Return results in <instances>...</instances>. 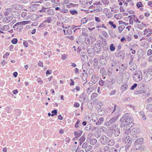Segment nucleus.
I'll return each instance as SVG.
<instances>
[{
    "instance_id": "ddd939ff",
    "label": "nucleus",
    "mask_w": 152,
    "mask_h": 152,
    "mask_svg": "<svg viewBox=\"0 0 152 152\" xmlns=\"http://www.w3.org/2000/svg\"><path fill=\"white\" fill-rule=\"evenodd\" d=\"M100 141L103 144H105L108 141V138L105 136L103 135L101 137L100 139Z\"/></svg>"
},
{
    "instance_id": "c756f323",
    "label": "nucleus",
    "mask_w": 152,
    "mask_h": 152,
    "mask_svg": "<svg viewBox=\"0 0 152 152\" xmlns=\"http://www.w3.org/2000/svg\"><path fill=\"white\" fill-rule=\"evenodd\" d=\"M114 133L116 136H118L120 134V131L119 129H115L114 130Z\"/></svg>"
},
{
    "instance_id": "e2e57ef3",
    "label": "nucleus",
    "mask_w": 152,
    "mask_h": 152,
    "mask_svg": "<svg viewBox=\"0 0 152 152\" xmlns=\"http://www.w3.org/2000/svg\"><path fill=\"white\" fill-rule=\"evenodd\" d=\"M94 65H97L98 64V60L96 58H94Z\"/></svg>"
},
{
    "instance_id": "a878e982",
    "label": "nucleus",
    "mask_w": 152,
    "mask_h": 152,
    "mask_svg": "<svg viewBox=\"0 0 152 152\" xmlns=\"http://www.w3.org/2000/svg\"><path fill=\"white\" fill-rule=\"evenodd\" d=\"M129 65L130 66V69L131 71H133L136 69L137 66L135 64H133Z\"/></svg>"
},
{
    "instance_id": "9d476101",
    "label": "nucleus",
    "mask_w": 152,
    "mask_h": 152,
    "mask_svg": "<svg viewBox=\"0 0 152 152\" xmlns=\"http://www.w3.org/2000/svg\"><path fill=\"white\" fill-rule=\"evenodd\" d=\"M112 66H114L116 69L119 68L120 69V71H121L122 70L124 71L127 68V67L126 66H124V68H122V67H121L119 63L118 62L115 61L113 63H112Z\"/></svg>"
},
{
    "instance_id": "72a5a7b5",
    "label": "nucleus",
    "mask_w": 152,
    "mask_h": 152,
    "mask_svg": "<svg viewBox=\"0 0 152 152\" xmlns=\"http://www.w3.org/2000/svg\"><path fill=\"white\" fill-rule=\"evenodd\" d=\"M88 18H83L81 20V25L82 24H84L87 23L88 21Z\"/></svg>"
},
{
    "instance_id": "f704fd0d",
    "label": "nucleus",
    "mask_w": 152,
    "mask_h": 152,
    "mask_svg": "<svg viewBox=\"0 0 152 152\" xmlns=\"http://www.w3.org/2000/svg\"><path fill=\"white\" fill-rule=\"evenodd\" d=\"M9 26L7 25H5L2 26V27L1 28V29L3 31H5L9 29Z\"/></svg>"
},
{
    "instance_id": "9b49d317",
    "label": "nucleus",
    "mask_w": 152,
    "mask_h": 152,
    "mask_svg": "<svg viewBox=\"0 0 152 152\" xmlns=\"http://www.w3.org/2000/svg\"><path fill=\"white\" fill-rule=\"evenodd\" d=\"M11 8L16 10H20L22 9V6L18 4H14L11 6Z\"/></svg>"
},
{
    "instance_id": "13d9d810",
    "label": "nucleus",
    "mask_w": 152,
    "mask_h": 152,
    "mask_svg": "<svg viewBox=\"0 0 152 152\" xmlns=\"http://www.w3.org/2000/svg\"><path fill=\"white\" fill-rule=\"evenodd\" d=\"M102 2L104 4L107 5L109 3L108 0H102Z\"/></svg>"
},
{
    "instance_id": "1a4fd4ad",
    "label": "nucleus",
    "mask_w": 152,
    "mask_h": 152,
    "mask_svg": "<svg viewBox=\"0 0 152 152\" xmlns=\"http://www.w3.org/2000/svg\"><path fill=\"white\" fill-rule=\"evenodd\" d=\"M101 44L99 42H96L94 45V49L95 52L98 53V52L101 51Z\"/></svg>"
},
{
    "instance_id": "58836bf2",
    "label": "nucleus",
    "mask_w": 152,
    "mask_h": 152,
    "mask_svg": "<svg viewBox=\"0 0 152 152\" xmlns=\"http://www.w3.org/2000/svg\"><path fill=\"white\" fill-rule=\"evenodd\" d=\"M52 17H48L46 20L44 22H48V23H50L52 20Z\"/></svg>"
},
{
    "instance_id": "37998d69",
    "label": "nucleus",
    "mask_w": 152,
    "mask_h": 152,
    "mask_svg": "<svg viewBox=\"0 0 152 152\" xmlns=\"http://www.w3.org/2000/svg\"><path fill=\"white\" fill-rule=\"evenodd\" d=\"M137 28L141 30L143 28V23H142L141 24H137Z\"/></svg>"
},
{
    "instance_id": "4be33fe9",
    "label": "nucleus",
    "mask_w": 152,
    "mask_h": 152,
    "mask_svg": "<svg viewBox=\"0 0 152 152\" xmlns=\"http://www.w3.org/2000/svg\"><path fill=\"white\" fill-rule=\"evenodd\" d=\"M142 138H139L136 140L134 142V144H137L138 145H140L141 146L142 143Z\"/></svg>"
},
{
    "instance_id": "6ab92c4d",
    "label": "nucleus",
    "mask_w": 152,
    "mask_h": 152,
    "mask_svg": "<svg viewBox=\"0 0 152 152\" xmlns=\"http://www.w3.org/2000/svg\"><path fill=\"white\" fill-rule=\"evenodd\" d=\"M138 129L137 128H134L130 131V134L131 135H136L137 133Z\"/></svg>"
},
{
    "instance_id": "864d4df0",
    "label": "nucleus",
    "mask_w": 152,
    "mask_h": 152,
    "mask_svg": "<svg viewBox=\"0 0 152 152\" xmlns=\"http://www.w3.org/2000/svg\"><path fill=\"white\" fill-rule=\"evenodd\" d=\"M115 48L113 46V44H111L110 45V49L111 51H113L115 50Z\"/></svg>"
},
{
    "instance_id": "c03bdc74",
    "label": "nucleus",
    "mask_w": 152,
    "mask_h": 152,
    "mask_svg": "<svg viewBox=\"0 0 152 152\" xmlns=\"http://www.w3.org/2000/svg\"><path fill=\"white\" fill-rule=\"evenodd\" d=\"M125 26H121L118 27V29L120 33H121L124 28Z\"/></svg>"
},
{
    "instance_id": "8fccbe9b",
    "label": "nucleus",
    "mask_w": 152,
    "mask_h": 152,
    "mask_svg": "<svg viewBox=\"0 0 152 152\" xmlns=\"http://www.w3.org/2000/svg\"><path fill=\"white\" fill-rule=\"evenodd\" d=\"M109 33L110 36L111 37H115V34H114L113 33V31L112 30L109 31Z\"/></svg>"
},
{
    "instance_id": "cd10ccee",
    "label": "nucleus",
    "mask_w": 152,
    "mask_h": 152,
    "mask_svg": "<svg viewBox=\"0 0 152 152\" xmlns=\"http://www.w3.org/2000/svg\"><path fill=\"white\" fill-rule=\"evenodd\" d=\"M132 18L134 22L139 23H141L140 21L138 19L137 17L135 16V15H133V16Z\"/></svg>"
},
{
    "instance_id": "09e8293b",
    "label": "nucleus",
    "mask_w": 152,
    "mask_h": 152,
    "mask_svg": "<svg viewBox=\"0 0 152 152\" xmlns=\"http://www.w3.org/2000/svg\"><path fill=\"white\" fill-rule=\"evenodd\" d=\"M70 13L72 15H75L77 14V12L76 10H70Z\"/></svg>"
},
{
    "instance_id": "39448f33",
    "label": "nucleus",
    "mask_w": 152,
    "mask_h": 152,
    "mask_svg": "<svg viewBox=\"0 0 152 152\" xmlns=\"http://www.w3.org/2000/svg\"><path fill=\"white\" fill-rule=\"evenodd\" d=\"M114 106V108L112 112L111 115L113 116L118 118L120 116V108L115 104Z\"/></svg>"
},
{
    "instance_id": "7ed1b4c3",
    "label": "nucleus",
    "mask_w": 152,
    "mask_h": 152,
    "mask_svg": "<svg viewBox=\"0 0 152 152\" xmlns=\"http://www.w3.org/2000/svg\"><path fill=\"white\" fill-rule=\"evenodd\" d=\"M133 79L136 82H139L142 79V75L141 71H135L133 74Z\"/></svg>"
},
{
    "instance_id": "aec40b11",
    "label": "nucleus",
    "mask_w": 152,
    "mask_h": 152,
    "mask_svg": "<svg viewBox=\"0 0 152 152\" xmlns=\"http://www.w3.org/2000/svg\"><path fill=\"white\" fill-rule=\"evenodd\" d=\"M46 13L51 15H53L54 14V13L52 10L49 8H46Z\"/></svg>"
},
{
    "instance_id": "bb28decb",
    "label": "nucleus",
    "mask_w": 152,
    "mask_h": 152,
    "mask_svg": "<svg viewBox=\"0 0 152 152\" xmlns=\"http://www.w3.org/2000/svg\"><path fill=\"white\" fill-rule=\"evenodd\" d=\"M128 150L126 146H122L120 148L119 151V152H126Z\"/></svg>"
},
{
    "instance_id": "dca6fc26",
    "label": "nucleus",
    "mask_w": 152,
    "mask_h": 152,
    "mask_svg": "<svg viewBox=\"0 0 152 152\" xmlns=\"http://www.w3.org/2000/svg\"><path fill=\"white\" fill-rule=\"evenodd\" d=\"M12 19V16H10L8 17L4 18L3 20V21L4 22L7 23L9 22Z\"/></svg>"
},
{
    "instance_id": "2eb2a0df",
    "label": "nucleus",
    "mask_w": 152,
    "mask_h": 152,
    "mask_svg": "<svg viewBox=\"0 0 152 152\" xmlns=\"http://www.w3.org/2000/svg\"><path fill=\"white\" fill-rule=\"evenodd\" d=\"M20 13L18 11H13L11 14L12 16L15 18H18L20 16Z\"/></svg>"
},
{
    "instance_id": "393cba45",
    "label": "nucleus",
    "mask_w": 152,
    "mask_h": 152,
    "mask_svg": "<svg viewBox=\"0 0 152 152\" xmlns=\"http://www.w3.org/2000/svg\"><path fill=\"white\" fill-rule=\"evenodd\" d=\"M102 10V8L100 6H97L96 8L93 10L94 12H101Z\"/></svg>"
},
{
    "instance_id": "5701e85b",
    "label": "nucleus",
    "mask_w": 152,
    "mask_h": 152,
    "mask_svg": "<svg viewBox=\"0 0 152 152\" xmlns=\"http://www.w3.org/2000/svg\"><path fill=\"white\" fill-rule=\"evenodd\" d=\"M31 18L32 20H36L38 19L39 17L36 14H34L32 15Z\"/></svg>"
},
{
    "instance_id": "69168bd1",
    "label": "nucleus",
    "mask_w": 152,
    "mask_h": 152,
    "mask_svg": "<svg viewBox=\"0 0 152 152\" xmlns=\"http://www.w3.org/2000/svg\"><path fill=\"white\" fill-rule=\"evenodd\" d=\"M114 18L117 19H120L121 17L120 14H118L114 15Z\"/></svg>"
},
{
    "instance_id": "f257e3e1",
    "label": "nucleus",
    "mask_w": 152,
    "mask_h": 152,
    "mask_svg": "<svg viewBox=\"0 0 152 152\" xmlns=\"http://www.w3.org/2000/svg\"><path fill=\"white\" fill-rule=\"evenodd\" d=\"M133 121V119L132 117L129 116V113H126L124 115L120 120L121 127H123L128 126L132 127L134 125Z\"/></svg>"
},
{
    "instance_id": "680f3d73",
    "label": "nucleus",
    "mask_w": 152,
    "mask_h": 152,
    "mask_svg": "<svg viewBox=\"0 0 152 152\" xmlns=\"http://www.w3.org/2000/svg\"><path fill=\"white\" fill-rule=\"evenodd\" d=\"M92 89L91 88H89L87 89V93L88 94H90L92 92Z\"/></svg>"
},
{
    "instance_id": "de8ad7c7",
    "label": "nucleus",
    "mask_w": 152,
    "mask_h": 152,
    "mask_svg": "<svg viewBox=\"0 0 152 152\" xmlns=\"http://www.w3.org/2000/svg\"><path fill=\"white\" fill-rule=\"evenodd\" d=\"M109 24L110 25H111V27H113L114 28H116V26L115 24H113V22L110 21L109 22Z\"/></svg>"
},
{
    "instance_id": "f8f14e48",
    "label": "nucleus",
    "mask_w": 152,
    "mask_h": 152,
    "mask_svg": "<svg viewBox=\"0 0 152 152\" xmlns=\"http://www.w3.org/2000/svg\"><path fill=\"white\" fill-rule=\"evenodd\" d=\"M87 50L88 54V55H89V54H91L92 56H93L95 52L94 49L93 47L91 46H88L87 47Z\"/></svg>"
},
{
    "instance_id": "bf43d9fd",
    "label": "nucleus",
    "mask_w": 152,
    "mask_h": 152,
    "mask_svg": "<svg viewBox=\"0 0 152 152\" xmlns=\"http://www.w3.org/2000/svg\"><path fill=\"white\" fill-rule=\"evenodd\" d=\"M12 43L13 44H16L18 42V40L16 38H14L11 41Z\"/></svg>"
},
{
    "instance_id": "473e14b6",
    "label": "nucleus",
    "mask_w": 152,
    "mask_h": 152,
    "mask_svg": "<svg viewBox=\"0 0 152 152\" xmlns=\"http://www.w3.org/2000/svg\"><path fill=\"white\" fill-rule=\"evenodd\" d=\"M85 138L84 136H83L79 139V141H80L79 144L81 145L82 143L85 141Z\"/></svg>"
},
{
    "instance_id": "6e6d98bb",
    "label": "nucleus",
    "mask_w": 152,
    "mask_h": 152,
    "mask_svg": "<svg viewBox=\"0 0 152 152\" xmlns=\"http://www.w3.org/2000/svg\"><path fill=\"white\" fill-rule=\"evenodd\" d=\"M118 151L115 148H113L110 150L108 152H118Z\"/></svg>"
},
{
    "instance_id": "2f4dec72",
    "label": "nucleus",
    "mask_w": 152,
    "mask_h": 152,
    "mask_svg": "<svg viewBox=\"0 0 152 152\" xmlns=\"http://www.w3.org/2000/svg\"><path fill=\"white\" fill-rule=\"evenodd\" d=\"M118 118L113 116V117L111 118L110 120L111 122L113 124L114 123L115 121L118 120Z\"/></svg>"
},
{
    "instance_id": "b1692460",
    "label": "nucleus",
    "mask_w": 152,
    "mask_h": 152,
    "mask_svg": "<svg viewBox=\"0 0 152 152\" xmlns=\"http://www.w3.org/2000/svg\"><path fill=\"white\" fill-rule=\"evenodd\" d=\"M104 121V118L102 117H101L96 122V124L97 125H100Z\"/></svg>"
},
{
    "instance_id": "49530a36",
    "label": "nucleus",
    "mask_w": 152,
    "mask_h": 152,
    "mask_svg": "<svg viewBox=\"0 0 152 152\" xmlns=\"http://www.w3.org/2000/svg\"><path fill=\"white\" fill-rule=\"evenodd\" d=\"M112 124L113 123L111 122L110 120H109V121L105 122L104 123V125L106 126H111Z\"/></svg>"
},
{
    "instance_id": "f03ea898",
    "label": "nucleus",
    "mask_w": 152,
    "mask_h": 152,
    "mask_svg": "<svg viewBox=\"0 0 152 152\" xmlns=\"http://www.w3.org/2000/svg\"><path fill=\"white\" fill-rule=\"evenodd\" d=\"M30 22L29 20L18 22L14 25L13 28L14 30H17L18 29L20 30L23 28V25L28 24Z\"/></svg>"
},
{
    "instance_id": "c9c22d12",
    "label": "nucleus",
    "mask_w": 152,
    "mask_h": 152,
    "mask_svg": "<svg viewBox=\"0 0 152 152\" xmlns=\"http://www.w3.org/2000/svg\"><path fill=\"white\" fill-rule=\"evenodd\" d=\"M146 109L152 112V104H148L147 105Z\"/></svg>"
},
{
    "instance_id": "0eeeda50",
    "label": "nucleus",
    "mask_w": 152,
    "mask_h": 152,
    "mask_svg": "<svg viewBox=\"0 0 152 152\" xmlns=\"http://www.w3.org/2000/svg\"><path fill=\"white\" fill-rule=\"evenodd\" d=\"M79 100L81 102L86 103L88 100V96L85 93L83 92L80 95Z\"/></svg>"
},
{
    "instance_id": "a18cd8bd",
    "label": "nucleus",
    "mask_w": 152,
    "mask_h": 152,
    "mask_svg": "<svg viewBox=\"0 0 152 152\" xmlns=\"http://www.w3.org/2000/svg\"><path fill=\"white\" fill-rule=\"evenodd\" d=\"M105 70L104 68L103 67H102L100 70V73L102 75H103L105 74Z\"/></svg>"
},
{
    "instance_id": "3c124183",
    "label": "nucleus",
    "mask_w": 152,
    "mask_h": 152,
    "mask_svg": "<svg viewBox=\"0 0 152 152\" xmlns=\"http://www.w3.org/2000/svg\"><path fill=\"white\" fill-rule=\"evenodd\" d=\"M57 111L56 110H54L53 111H51V113H52L51 116H53L54 115H57Z\"/></svg>"
},
{
    "instance_id": "79ce46f5",
    "label": "nucleus",
    "mask_w": 152,
    "mask_h": 152,
    "mask_svg": "<svg viewBox=\"0 0 152 152\" xmlns=\"http://www.w3.org/2000/svg\"><path fill=\"white\" fill-rule=\"evenodd\" d=\"M114 140L113 139L109 140L108 143V145L110 146H112L114 144Z\"/></svg>"
},
{
    "instance_id": "c85d7f7f",
    "label": "nucleus",
    "mask_w": 152,
    "mask_h": 152,
    "mask_svg": "<svg viewBox=\"0 0 152 152\" xmlns=\"http://www.w3.org/2000/svg\"><path fill=\"white\" fill-rule=\"evenodd\" d=\"M98 94L96 93H93L91 95V99L93 100L98 96Z\"/></svg>"
},
{
    "instance_id": "052dcab7",
    "label": "nucleus",
    "mask_w": 152,
    "mask_h": 152,
    "mask_svg": "<svg viewBox=\"0 0 152 152\" xmlns=\"http://www.w3.org/2000/svg\"><path fill=\"white\" fill-rule=\"evenodd\" d=\"M145 87V85L142 83H140L138 85V87L141 89H143Z\"/></svg>"
},
{
    "instance_id": "4468645a",
    "label": "nucleus",
    "mask_w": 152,
    "mask_h": 152,
    "mask_svg": "<svg viewBox=\"0 0 152 152\" xmlns=\"http://www.w3.org/2000/svg\"><path fill=\"white\" fill-rule=\"evenodd\" d=\"M12 11V8H9L6 9L4 10V15L5 16H7L10 14Z\"/></svg>"
},
{
    "instance_id": "412c9836",
    "label": "nucleus",
    "mask_w": 152,
    "mask_h": 152,
    "mask_svg": "<svg viewBox=\"0 0 152 152\" xmlns=\"http://www.w3.org/2000/svg\"><path fill=\"white\" fill-rule=\"evenodd\" d=\"M92 38V37L91 36L87 37L85 38V42L86 44H89L90 43V39Z\"/></svg>"
},
{
    "instance_id": "20e7f679",
    "label": "nucleus",
    "mask_w": 152,
    "mask_h": 152,
    "mask_svg": "<svg viewBox=\"0 0 152 152\" xmlns=\"http://www.w3.org/2000/svg\"><path fill=\"white\" fill-rule=\"evenodd\" d=\"M143 80L145 82H148L152 79V74L144 70L143 71Z\"/></svg>"
},
{
    "instance_id": "a19ab883",
    "label": "nucleus",
    "mask_w": 152,
    "mask_h": 152,
    "mask_svg": "<svg viewBox=\"0 0 152 152\" xmlns=\"http://www.w3.org/2000/svg\"><path fill=\"white\" fill-rule=\"evenodd\" d=\"M110 149V147L108 146H104L103 148L104 152H108Z\"/></svg>"
},
{
    "instance_id": "338daca9",
    "label": "nucleus",
    "mask_w": 152,
    "mask_h": 152,
    "mask_svg": "<svg viewBox=\"0 0 152 152\" xmlns=\"http://www.w3.org/2000/svg\"><path fill=\"white\" fill-rule=\"evenodd\" d=\"M152 55V50L151 49H149L147 51V55L148 56H149Z\"/></svg>"
},
{
    "instance_id": "603ef678",
    "label": "nucleus",
    "mask_w": 152,
    "mask_h": 152,
    "mask_svg": "<svg viewBox=\"0 0 152 152\" xmlns=\"http://www.w3.org/2000/svg\"><path fill=\"white\" fill-rule=\"evenodd\" d=\"M80 55L82 57H84L86 58L87 57V55H86V53L83 51H81L80 52Z\"/></svg>"
},
{
    "instance_id": "6e6552de",
    "label": "nucleus",
    "mask_w": 152,
    "mask_h": 152,
    "mask_svg": "<svg viewBox=\"0 0 152 152\" xmlns=\"http://www.w3.org/2000/svg\"><path fill=\"white\" fill-rule=\"evenodd\" d=\"M82 148L85 149L86 152H87L92 149V146L90 145H89L88 143L85 142L82 145Z\"/></svg>"
},
{
    "instance_id": "774afa93",
    "label": "nucleus",
    "mask_w": 152,
    "mask_h": 152,
    "mask_svg": "<svg viewBox=\"0 0 152 152\" xmlns=\"http://www.w3.org/2000/svg\"><path fill=\"white\" fill-rule=\"evenodd\" d=\"M91 126L90 124H88L86 127V130L88 131L91 129Z\"/></svg>"
},
{
    "instance_id": "5fc2aeb1",
    "label": "nucleus",
    "mask_w": 152,
    "mask_h": 152,
    "mask_svg": "<svg viewBox=\"0 0 152 152\" xmlns=\"http://www.w3.org/2000/svg\"><path fill=\"white\" fill-rule=\"evenodd\" d=\"M5 109L6 111L8 113H10L11 111L10 106H7Z\"/></svg>"
},
{
    "instance_id": "a211bd4d",
    "label": "nucleus",
    "mask_w": 152,
    "mask_h": 152,
    "mask_svg": "<svg viewBox=\"0 0 152 152\" xmlns=\"http://www.w3.org/2000/svg\"><path fill=\"white\" fill-rule=\"evenodd\" d=\"M129 129V128H127V127H124V129L125 132L124 133V137H126V136H128L127 135H129L130 131L128 130Z\"/></svg>"
},
{
    "instance_id": "0e129e2a",
    "label": "nucleus",
    "mask_w": 152,
    "mask_h": 152,
    "mask_svg": "<svg viewBox=\"0 0 152 152\" xmlns=\"http://www.w3.org/2000/svg\"><path fill=\"white\" fill-rule=\"evenodd\" d=\"M116 125L115 124H114L112 125L110 127V129L111 130L115 129V128L116 127Z\"/></svg>"
},
{
    "instance_id": "e433bc0d",
    "label": "nucleus",
    "mask_w": 152,
    "mask_h": 152,
    "mask_svg": "<svg viewBox=\"0 0 152 152\" xmlns=\"http://www.w3.org/2000/svg\"><path fill=\"white\" fill-rule=\"evenodd\" d=\"M82 132L83 131H79V132L75 131L74 132V134L77 137H79L81 135Z\"/></svg>"
},
{
    "instance_id": "7c9ffc66",
    "label": "nucleus",
    "mask_w": 152,
    "mask_h": 152,
    "mask_svg": "<svg viewBox=\"0 0 152 152\" xmlns=\"http://www.w3.org/2000/svg\"><path fill=\"white\" fill-rule=\"evenodd\" d=\"M128 85L126 84H124L121 87V88L123 91H126L127 89Z\"/></svg>"
},
{
    "instance_id": "ea45409f",
    "label": "nucleus",
    "mask_w": 152,
    "mask_h": 152,
    "mask_svg": "<svg viewBox=\"0 0 152 152\" xmlns=\"http://www.w3.org/2000/svg\"><path fill=\"white\" fill-rule=\"evenodd\" d=\"M141 146L140 145H138L137 144H134V150H139Z\"/></svg>"
},
{
    "instance_id": "4d7b16f0",
    "label": "nucleus",
    "mask_w": 152,
    "mask_h": 152,
    "mask_svg": "<svg viewBox=\"0 0 152 152\" xmlns=\"http://www.w3.org/2000/svg\"><path fill=\"white\" fill-rule=\"evenodd\" d=\"M137 6L138 8H139L140 7H143V4L141 2H139L137 3Z\"/></svg>"
},
{
    "instance_id": "f3484780",
    "label": "nucleus",
    "mask_w": 152,
    "mask_h": 152,
    "mask_svg": "<svg viewBox=\"0 0 152 152\" xmlns=\"http://www.w3.org/2000/svg\"><path fill=\"white\" fill-rule=\"evenodd\" d=\"M97 112L98 114L101 116L104 115L106 113L104 110L101 108L99 109Z\"/></svg>"
},
{
    "instance_id": "423d86ee",
    "label": "nucleus",
    "mask_w": 152,
    "mask_h": 152,
    "mask_svg": "<svg viewBox=\"0 0 152 152\" xmlns=\"http://www.w3.org/2000/svg\"><path fill=\"white\" fill-rule=\"evenodd\" d=\"M123 140L125 141V143L127 144L126 145L127 149H129L132 142V139L130 138L129 136H126L123 138Z\"/></svg>"
},
{
    "instance_id": "4c0bfd02",
    "label": "nucleus",
    "mask_w": 152,
    "mask_h": 152,
    "mask_svg": "<svg viewBox=\"0 0 152 152\" xmlns=\"http://www.w3.org/2000/svg\"><path fill=\"white\" fill-rule=\"evenodd\" d=\"M97 142V140L95 139H93L90 141V143L91 145H95Z\"/></svg>"
}]
</instances>
